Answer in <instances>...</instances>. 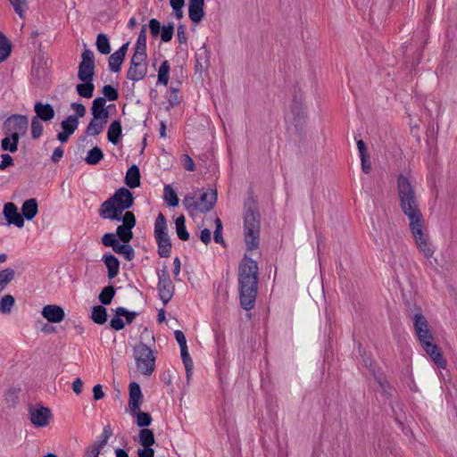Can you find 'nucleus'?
I'll return each instance as SVG.
<instances>
[{"label":"nucleus","instance_id":"1","mask_svg":"<svg viewBox=\"0 0 457 457\" xmlns=\"http://www.w3.org/2000/svg\"><path fill=\"white\" fill-rule=\"evenodd\" d=\"M259 268L257 262L244 255L238 265L239 300L245 310L253 308L258 290Z\"/></svg>","mask_w":457,"mask_h":457},{"label":"nucleus","instance_id":"2","mask_svg":"<svg viewBox=\"0 0 457 457\" xmlns=\"http://www.w3.org/2000/svg\"><path fill=\"white\" fill-rule=\"evenodd\" d=\"M412 324L415 335L423 351L439 368L445 369L446 361L436 344H435L434 333L420 308L416 310L412 316Z\"/></svg>","mask_w":457,"mask_h":457},{"label":"nucleus","instance_id":"3","mask_svg":"<svg viewBox=\"0 0 457 457\" xmlns=\"http://www.w3.org/2000/svg\"><path fill=\"white\" fill-rule=\"evenodd\" d=\"M133 204L132 193L128 188L120 187L101 204L99 216L104 220L120 221Z\"/></svg>","mask_w":457,"mask_h":457},{"label":"nucleus","instance_id":"4","mask_svg":"<svg viewBox=\"0 0 457 457\" xmlns=\"http://www.w3.org/2000/svg\"><path fill=\"white\" fill-rule=\"evenodd\" d=\"M218 199L217 190L214 188H197L193 194L184 196L182 204L192 218L212 211Z\"/></svg>","mask_w":457,"mask_h":457},{"label":"nucleus","instance_id":"5","mask_svg":"<svg viewBox=\"0 0 457 457\" xmlns=\"http://www.w3.org/2000/svg\"><path fill=\"white\" fill-rule=\"evenodd\" d=\"M409 227L417 248L427 258H431L435 253V246L428 234L424 228V221L421 213L408 217Z\"/></svg>","mask_w":457,"mask_h":457},{"label":"nucleus","instance_id":"6","mask_svg":"<svg viewBox=\"0 0 457 457\" xmlns=\"http://www.w3.org/2000/svg\"><path fill=\"white\" fill-rule=\"evenodd\" d=\"M398 194L403 212L407 217L420 214L410 179L400 175L397 179Z\"/></svg>","mask_w":457,"mask_h":457},{"label":"nucleus","instance_id":"7","mask_svg":"<svg viewBox=\"0 0 457 457\" xmlns=\"http://www.w3.org/2000/svg\"><path fill=\"white\" fill-rule=\"evenodd\" d=\"M143 403V394L140 385L137 382H131L129 386V406L131 414L136 417L137 425L138 427H148L152 422L149 413L140 411Z\"/></svg>","mask_w":457,"mask_h":457},{"label":"nucleus","instance_id":"8","mask_svg":"<svg viewBox=\"0 0 457 457\" xmlns=\"http://www.w3.org/2000/svg\"><path fill=\"white\" fill-rule=\"evenodd\" d=\"M133 356L137 370L145 376H150L155 368V353L143 343L134 347Z\"/></svg>","mask_w":457,"mask_h":457},{"label":"nucleus","instance_id":"9","mask_svg":"<svg viewBox=\"0 0 457 457\" xmlns=\"http://www.w3.org/2000/svg\"><path fill=\"white\" fill-rule=\"evenodd\" d=\"M259 220L253 212L246 213L245 217V241L249 250L259 246Z\"/></svg>","mask_w":457,"mask_h":457},{"label":"nucleus","instance_id":"10","mask_svg":"<svg viewBox=\"0 0 457 457\" xmlns=\"http://www.w3.org/2000/svg\"><path fill=\"white\" fill-rule=\"evenodd\" d=\"M28 127V117L21 114L8 117L4 123V133L18 137L19 138L27 133Z\"/></svg>","mask_w":457,"mask_h":457},{"label":"nucleus","instance_id":"11","mask_svg":"<svg viewBox=\"0 0 457 457\" xmlns=\"http://www.w3.org/2000/svg\"><path fill=\"white\" fill-rule=\"evenodd\" d=\"M147 55L133 54L127 71L128 79L137 82L145 79L147 74Z\"/></svg>","mask_w":457,"mask_h":457},{"label":"nucleus","instance_id":"12","mask_svg":"<svg viewBox=\"0 0 457 457\" xmlns=\"http://www.w3.org/2000/svg\"><path fill=\"white\" fill-rule=\"evenodd\" d=\"M81 59L78 71L79 79L93 81L95 76V58L93 52L88 48H85L82 52Z\"/></svg>","mask_w":457,"mask_h":457},{"label":"nucleus","instance_id":"13","mask_svg":"<svg viewBox=\"0 0 457 457\" xmlns=\"http://www.w3.org/2000/svg\"><path fill=\"white\" fill-rule=\"evenodd\" d=\"M138 443L141 447L137 451V457H154L155 438L151 429L142 428L139 431Z\"/></svg>","mask_w":457,"mask_h":457},{"label":"nucleus","instance_id":"14","mask_svg":"<svg viewBox=\"0 0 457 457\" xmlns=\"http://www.w3.org/2000/svg\"><path fill=\"white\" fill-rule=\"evenodd\" d=\"M157 289L160 299L166 304L172 298L174 294V286L170 278V274L166 266L158 273Z\"/></svg>","mask_w":457,"mask_h":457},{"label":"nucleus","instance_id":"15","mask_svg":"<svg viewBox=\"0 0 457 457\" xmlns=\"http://www.w3.org/2000/svg\"><path fill=\"white\" fill-rule=\"evenodd\" d=\"M120 221L122 224L117 227L116 235L123 243L128 244L133 237L132 228L136 225V217L132 212H126Z\"/></svg>","mask_w":457,"mask_h":457},{"label":"nucleus","instance_id":"16","mask_svg":"<svg viewBox=\"0 0 457 457\" xmlns=\"http://www.w3.org/2000/svg\"><path fill=\"white\" fill-rule=\"evenodd\" d=\"M110 109H115V105L107 104L104 97H96L93 100L91 105L92 118L107 122Z\"/></svg>","mask_w":457,"mask_h":457},{"label":"nucleus","instance_id":"17","mask_svg":"<svg viewBox=\"0 0 457 457\" xmlns=\"http://www.w3.org/2000/svg\"><path fill=\"white\" fill-rule=\"evenodd\" d=\"M51 411L48 408L36 406L29 409V420L37 428H44L49 424Z\"/></svg>","mask_w":457,"mask_h":457},{"label":"nucleus","instance_id":"18","mask_svg":"<svg viewBox=\"0 0 457 457\" xmlns=\"http://www.w3.org/2000/svg\"><path fill=\"white\" fill-rule=\"evenodd\" d=\"M41 315L51 323H60L65 318V312L62 306L57 304H47L42 308Z\"/></svg>","mask_w":457,"mask_h":457},{"label":"nucleus","instance_id":"19","mask_svg":"<svg viewBox=\"0 0 457 457\" xmlns=\"http://www.w3.org/2000/svg\"><path fill=\"white\" fill-rule=\"evenodd\" d=\"M79 126V120L76 116H69L61 123L62 131L57 134V139L61 143L68 141L69 137L75 132Z\"/></svg>","mask_w":457,"mask_h":457},{"label":"nucleus","instance_id":"20","mask_svg":"<svg viewBox=\"0 0 457 457\" xmlns=\"http://www.w3.org/2000/svg\"><path fill=\"white\" fill-rule=\"evenodd\" d=\"M3 213L8 224H13L20 228L24 226L23 217L19 213L18 208L13 203L5 204Z\"/></svg>","mask_w":457,"mask_h":457},{"label":"nucleus","instance_id":"21","mask_svg":"<svg viewBox=\"0 0 457 457\" xmlns=\"http://www.w3.org/2000/svg\"><path fill=\"white\" fill-rule=\"evenodd\" d=\"M129 47V42L123 44L118 50L109 57V68L113 72H118L120 70L121 64L125 59Z\"/></svg>","mask_w":457,"mask_h":457},{"label":"nucleus","instance_id":"22","mask_svg":"<svg viewBox=\"0 0 457 457\" xmlns=\"http://www.w3.org/2000/svg\"><path fill=\"white\" fill-rule=\"evenodd\" d=\"M34 111L36 112V116L34 118H37L38 120L43 121H50L54 117V110L53 106L49 104H43L41 102H37L34 105Z\"/></svg>","mask_w":457,"mask_h":457},{"label":"nucleus","instance_id":"23","mask_svg":"<svg viewBox=\"0 0 457 457\" xmlns=\"http://www.w3.org/2000/svg\"><path fill=\"white\" fill-rule=\"evenodd\" d=\"M204 0H189L188 15L190 20L197 24L204 17Z\"/></svg>","mask_w":457,"mask_h":457},{"label":"nucleus","instance_id":"24","mask_svg":"<svg viewBox=\"0 0 457 457\" xmlns=\"http://www.w3.org/2000/svg\"><path fill=\"white\" fill-rule=\"evenodd\" d=\"M38 212L37 202L35 198L26 200L21 206V216L23 220H33Z\"/></svg>","mask_w":457,"mask_h":457},{"label":"nucleus","instance_id":"25","mask_svg":"<svg viewBox=\"0 0 457 457\" xmlns=\"http://www.w3.org/2000/svg\"><path fill=\"white\" fill-rule=\"evenodd\" d=\"M140 171L139 168L134 164L130 166L125 175V183L130 188H136L140 186Z\"/></svg>","mask_w":457,"mask_h":457},{"label":"nucleus","instance_id":"26","mask_svg":"<svg viewBox=\"0 0 457 457\" xmlns=\"http://www.w3.org/2000/svg\"><path fill=\"white\" fill-rule=\"evenodd\" d=\"M103 262L107 268L109 278H114L120 271L119 260L112 254H105L103 256Z\"/></svg>","mask_w":457,"mask_h":457},{"label":"nucleus","instance_id":"27","mask_svg":"<svg viewBox=\"0 0 457 457\" xmlns=\"http://www.w3.org/2000/svg\"><path fill=\"white\" fill-rule=\"evenodd\" d=\"M122 127L120 120L111 122L107 131V138L112 145H117L121 137Z\"/></svg>","mask_w":457,"mask_h":457},{"label":"nucleus","instance_id":"28","mask_svg":"<svg viewBox=\"0 0 457 457\" xmlns=\"http://www.w3.org/2000/svg\"><path fill=\"white\" fill-rule=\"evenodd\" d=\"M12 50V42L2 31H0V63L5 62L10 57Z\"/></svg>","mask_w":457,"mask_h":457},{"label":"nucleus","instance_id":"29","mask_svg":"<svg viewBox=\"0 0 457 457\" xmlns=\"http://www.w3.org/2000/svg\"><path fill=\"white\" fill-rule=\"evenodd\" d=\"M19 140L18 137L5 134V137L1 140V149L4 152L14 153L18 150Z\"/></svg>","mask_w":457,"mask_h":457},{"label":"nucleus","instance_id":"30","mask_svg":"<svg viewBox=\"0 0 457 457\" xmlns=\"http://www.w3.org/2000/svg\"><path fill=\"white\" fill-rule=\"evenodd\" d=\"M154 237L155 239H160L161 237H169L167 233L166 219L162 212L158 214L155 220Z\"/></svg>","mask_w":457,"mask_h":457},{"label":"nucleus","instance_id":"31","mask_svg":"<svg viewBox=\"0 0 457 457\" xmlns=\"http://www.w3.org/2000/svg\"><path fill=\"white\" fill-rule=\"evenodd\" d=\"M133 54L146 55V26L141 28Z\"/></svg>","mask_w":457,"mask_h":457},{"label":"nucleus","instance_id":"32","mask_svg":"<svg viewBox=\"0 0 457 457\" xmlns=\"http://www.w3.org/2000/svg\"><path fill=\"white\" fill-rule=\"evenodd\" d=\"M81 83L76 86L78 95L84 98H91L94 95L95 86L93 81L80 80Z\"/></svg>","mask_w":457,"mask_h":457},{"label":"nucleus","instance_id":"33","mask_svg":"<svg viewBox=\"0 0 457 457\" xmlns=\"http://www.w3.org/2000/svg\"><path fill=\"white\" fill-rule=\"evenodd\" d=\"M107 122L91 118L86 129L87 136H98L104 129Z\"/></svg>","mask_w":457,"mask_h":457},{"label":"nucleus","instance_id":"34","mask_svg":"<svg viewBox=\"0 0 457 457\" xmlns=\"http://www.w3.org/2000/svg\"><path fill=\"white\" fill-rule=\"evenodd\" d=\"M90 317L95 323L104 324L107 321V311L102 305L94 306Z\"/></svg>","mask_w":457,"mask_h":457},{"label":"nucleus","instance_id":"35","mask_svg":"<svg viewBox=\"0 0 457 457\" xmlns=\"http://www.w3.org/2000/svg\"><path fill=\"white\" fill-rule=\"evenodd\" d=\"M175 228L178 237L180 240L187 241L189 239V233L186 228V219L183 215L179 216L175 220Z\"/></svg>","mask_w":457,"mask_h":457},{"label":"nucleus","instance_id":"36","mask_svg":"<svg viewBox=\"0 0 457 457\" xmlns=\"http://www.w3.org/2000/svg\"><path fill=\"white\" fill-rule=\"evenodd\" d=\"M163 191H164L163 198H164L165 203L170 207L178 206L179 200L177 195V193L172 188V187L170 185H165Z\"/></svg>","mask_w":457,"mask_h":457},{"label":"nucleus","instance_id":"37","mask_svg":"<svg viewBox=\"0 0 457 457\" xmlns=\"http://www.w3.org/2000/svg\"><path fill=\"white\" fill-rule=\"evenodd\" d=\"M170 63L168 61H163L158 70L157 79L158 83L167 86L170 79Z\"/></svg>","mask_w":457,"mask_h":457},{"label":"nucleus","instance_id":"38","mask_svg":"<svg viewBox=\"0 0 457 457\" xmlns=\"http://www.w3.org/2000/svg\"><path fill=\"white\" fill-rule=\"evenodd\" d=\"M98 52L103 54H108L111 52V46L108 37L104 33H99L96 42Z\"/></svg>","mask_w":457,"mask_h":457},{"label":"nucleus","instance_id":"39","mask_svg":"<svg viewBox=\"0 0 457 457\" xmlns=\"http://www.w3.org/2000/svg\"><path fill=\"white\" fill-rule=\"evenodd\" d=\"M158 244V253L161 257L166 258L170 253L171 244L169 237H161L156 239Z\"/></svg>","mask_w":457,"mask_h":457},{"label":"nucleus","instance_id":"40","mask_svg":"<svg viewBox=\"0 0 457 457\" xmlns=\"http://www.w3.org/2000/svg\"><path fill=\"white\" fill-rule=\"evenodd\" d=\"M103 158L104 154L102 150L99 147L96 146L88 151L85 160L87 164L95 165L98 163Z\"/></svg>","mask_w":457,"mask_h":457},{"label":"nucleus","instance_id":"41","mask_svg":"<svg viewBox=\"0 0 457 457\" xmlns=\"http://www.w3.org/2000/svg\"><path fill=\"white\" fill-rule=\"evenodd\" d=\"M15 303V299L11 295H4L0 300V312L3 314L10 313Z\"/></svg>","mask_w":457,"mask_h":457},{"label":"nucleus","instance_id":"42","mask_svg":"<svg viewBox=\"0 0 457 457\" xmlns=\"http://www.w3.org/2000/svg\"><path fill=\"white\" fill-rule=\"evenodd\" d=\"M113 251L117 253L122 254L128 261H131L135 255L133 248L125 243L124 245H120L118 243L117 245L113 246Z\"/></svg>","mask_w":457,"mask_h":457},{"label":"nucleus","instance_id":"43","mask_svg":"<svg viewBox=\"0 0 457 457\" xmlns=\"http://www.w3.org/2000/svg\"><path fill=\"white\" fill-rule=\"evenodd\" d=\"M112 436V429L111 426L107 424L104 427L101 435L99 436L98 439L95 442V444L97 445L102 449H104Z\"/></svg>","mask_w":457,"mask_h":457},{"label":"nucleus","instance_id":"44","mask_svg":"<svg viewBox=\"0 0 457 457\" xmlns=\"http://www.w3.org/2000/svg\"><path fill=\"white\" fill-rule=\"evenodd\" d=\"M180 352H181V358H182L183 363L185 365L186 372H187V382H189L190 378L193 373V361L189 356L187 348L183 349Z\"/></svg>","mask_w":457,"mask_h":457},{"label":"nucleus","instance_id":"45","mask_svg":"<svg viewBox=\"0 0 457 457\" xmlns=\"http://www.w3.org/2000/svg\"><path fill=\"white\" fill-rule=\"evenodd\" d=\"M14 277V270L12 269H4L0 270V291L4 290L9 282L12 280Z\"/></svg>","mask_w":457,"mask_h":457},{"label":"nucleus","instance_id":"46","mask_svg":"<svg viewBox=\"0 0 457 457\" xmlns=\"http://www.w3.org/2000/svg\"><path fill=\"white\" fill-rule=\"evenodd\" d=\"M115 295L113 287H105L99 294V301L103 304H110Z\"/></svg>","mask_w":457,"mask_h":457},{"label":"nucleus","instance_id":"47","mask_svg":"<svg viewBox=\"0 0 457 457\" xmlns=\"http://www.w3.org/2000/svg\"><path fill=\"white\" fill-rule=\"evenodd\" d=\"M15 12L21 17L24 18L28 10L27 0H9Z\"/></svg>","mask_w":457,"mask_h":457},{"label":"nucleus","instance_id":"48","mask_svg":"<svg viewBox=\"0 0 457 457\" xmlns=\"http://www.w3.org/2000/svg\"><path fill=\"white\" fill-rule=\"evenodd\" d=\"M102 94L106 102L107 100L115 101L119 97L117 90L112 85H104L102 89Z\"/></svg>","mask_w":457,"mask_h":457},{"label":"nucleus","instance_id":"49","mask_svg":"<svg viewBox=\"0 0 457 457\" xmlns=\"http://www.w3.org/2000/svg\"><path fill=\"white\" fill-rule=\"evenodd\" d=\"M43 125L37 118H32L31 120V136L34 139H37L42 136Z\"/></svg>","mask_w":457,"mask_h":457},{"label":"nucleus","instance_id":"50","mask_svg":"<svg viewBox=\"0 0 457 457\" xmlns=\"http://www.w3.org/2000/svg\"><path fill=\"white\" fill-rule=\"evenodd\" d=\"M185 0H170V4L174 11L175 16L178 20L183 17V7Z\"/></svg>","mask_w":457,"mask_h":457},{"label":"nucleus","instance_id":"51","mask_svg":"<svg viewBox=\"0 0 457 457\" xmlns=\"http://www.w3.org/2000/svg\"><path fill=\"white\" fill-rule=\"evenodd\" d=\"M161 38L163 42H169L171 40L174 33V26L170 24L168 26H163L161 29Z\"/></svg>","mask_w":457,"mask_h":457},{"label":"nucleus","instance_id":"52","mask_svg":"<svg viewBox=\"0 0 457 457\" xmlns=\"http://www.w3.org/2000/svg\"><path fill=\"white\" fill-rule=\"evenodd\" d=\"M110 326L114 330H117V331L122 329L125 326L122 315L118 314L116 312L115 315L112 318V320L110 321Z\"/></svg>","mask_w":457,"mask_h":457},{"label":"nucleus","instance_id":"53","mask_svg":"<svg viewBox=\"0 0 457 457\" xmlns=\"http://www.w3.org/2000/svg\"><path fill=\"white\" fill-rule=\"evenodd\" d=\"M103 449L95 443L85 449L84 457H98Z\"/></svg>","mask_w":457,"mask_h":457},{"label":"nucleus","instance_id":"54","mask_svg":"<svg viewBox=\"0 0 457 457\" xmlns=\"http://www.w3.org/2000/svg\"><path fill=\"white\" fill-rule=\"evenodd\" d=\"M215 230H214V241L216 243H223L222 238V223L219 218H216L215 220Z\"/></svg>","mask_w":457,"mask_h":457},{"label":"nucleus","instance_id":"55","mask_svg":"<svg viewBox=\"0 0 457 457\" xmlns=\"http://www.w3.org/2000/svg\"><path fill=\"white\" fill-rule=\"evenodd\" d=\"M116 236L113 233H105L102 237V243L105 246H112L113 248L114 245H118Z\"/></svg>","mask_w":457,"mask_h":457},{"label":"nucleus","instance_id":"56","mask_svg":"<svg viewBox=\"0 0 457 457\" xmlns=\"http://www.w3.org/2000/svg\"><path fill=\"white\" fill-rule=\"evenodd\" d=\"M117 313L122 315V318H125L127 323H131L135 319L137 313L134 312H129L123 307L117 308Z\"/></svg>","mask_w":457,"mask_h":457},{"label":"nucleus","instance_id":"57","mask_svg":"<svg viewBox=\"0 0 457 457\" xmlns=\"http://www.w3.org/2000/svg\"><path fill=\"white\" fill-rule=\"evenodd\" d=\"M149 29L151 31V34L154 37H157L161 32V23L156 19H151L149 21Z\"/></svg>","mask_w":457,"mask_h":457},{"label":"nucleus","instance_id":"58","mask_svg":"<svg viewBox=\"0 0 457 457\" xmlns=\"http://www.w3.org/2000/svg\"><path fill=\"white\" fill-rule=\"evenodd\" d=\"M174 335H175V338H176L178 344L179 345L180 351L183 349H187V339H186L184 333L181 330H176L174 332Z\"/></svg>","mask_w":457,"mask_h":457},{"label":"nucleus","instance_id":"59","mask_svg":"<svg viewBox=\"0 0 457 457\" xmlns=\"http://www.w3.org/2000/svg\"><path fill=\"white\" fill-rule=\"evenodd\" d=\"M2 160L0 162V170H5L7 167L13 165V159L8 154H4L1 156Z\"/></svg>","mask_w":457,"mask_h":457},{"label":"nucleus","instance_id":"60","mask_svg":"<svg viewBox=\"0 0 457 457\" xmlns=\"http://www.w3.org/2000/svg\"><path fill=\"white\" fill-rule=\"evenodd\" d=\"M177 37L179 44H187V32L184 25L180 24L177 29Z\"/></svg>","mask_w":457,"mask_h":457},{"label":"nucleus","instance_id":"61","mask_svg":"<svg viewBox=\"0 0 457 457\" xmlns=\"http://www.w3.org/2000/svg\"><path fill=\"white\" fill-rule=\"evenodd\" d=\"M72 110L76 112L77 118L78 117H83L86 114V108L85 106L80 103H72L71 104Z\"/></svg>","mask_w":457,"mask_h":457},{"label":"nucleus","instance_id":"62","mask_svg":"<svg viewBox=\"0 0 457 457\" xmlns=\"http://www.w3.org/2000/svg\"><path fill=\"white\" fill-rule=\"evenodd\" d=\"M104 396V393L103 391V386L100 384L94 386L93 387V398L95 401H98L103 399Z\"/></svg>","mask_w":457,"mask_h":457},{"label":"nucleus","instance_id":"63","mask_svg":"<svg viewBox=\"0 0 457 457\" xmlns=\"http://www.w3.org/2000/svg\"><path fill=\"white\" fill-rule=\"evenodd\" d=\"M183 161H184L185 169L187 170L194 171L195 170V162L189 155L185 154L183 157Z\"/></svg>","mask_w":457,"mask_h":457},{"label":"nucleus","instance_id":"64","mask_svg":"<svg viewBox=\"0 0 457 457\" xmlns=\"http://www.w3.org/2000/svg\"><path fill=\"white\" fill-rule=\"evenodd\" d=\"M83 382L79 378L74 379L72 383V390L76 395H79L82 392Z\"/></svg>","mask_w":457,"mask_h":457}]
</instances>
